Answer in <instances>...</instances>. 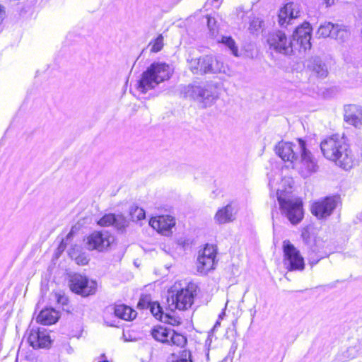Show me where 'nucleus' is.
<instances>
[{
  "label": "nucleus",
  "instance_id": "31",
  "mask_svg": "<svg viewBox=\"0 0 362 362\" xmlns=\"http://www.w3.org/2000/svg\"><path fill=\"white\" fill-rule=\"evenodd\" d=\"M313 71L318 77L324 78L327 76L328 71L324 63L320 60L315 61Z\"/></svg>",
  "mask_w": 362,
  "mask_h": 362
},
{
  "label": "nucleus",
  "instance_id": "47",
  "mask_svg": "<svg viewBox=\"0 0 362 362\" xmlns=\"http://www.w3.org/2000/svg\"><path fill=\"white\" fill-rule=\"evenodd\" d=\"M209 350H208L207 353H206V358H207V359H209Z\"/></svg>",
  "mask_w": 362,
  "mask_h": 362
},
{
  "label": "nucleus",
  "instance_id": "46",
  "mask_svg": "<svg viewBox=\"0 0 362 362\" xmlns=\"http://www.w3.org/2000/svg\"><path fill=\"white\" fill-rule=\"evenodd\" d=\"M123 337H124V341H130V339H129L126 338V334H125V333H124V332L123 333Z\"/></svg>",
  "mask_w": 362,
  "mask_h": 362
},
{
  "label": "nucleus",
  "instance_id": "42",
  "mask_svg": "<svg viewBox=\"0 0 362 362\" xmlns=\"http://www.w3.org/2000/svg\"><path fill=\"white\" fill-rule=\"evenodd\" d=\"M23 344V339L21 340V343H20V346H19V349H18V354H17V358H16V362H18V359H19V356H20V351H21V347Z\"/></svg>",
  "mask_w": 362,
  "mask_h": 362
},
{
  "label": "nucleus",
  "instance_id": "36",
  "mask_svg": "<svg viewBox=\"0 0 362 362\" xmlns=\"http://www.w3.org/2000/svg\"><path fill=\"white\" fill-rule=\"evenodd\" d=\"M76 262L78 264L86 265L88 262V259L85 256H78L76 258Z\"/></svg>",
  "mask_w": 362,
  "mask_h": 362
},
{
  "label": "nucleus",
  "instance_id": "13",
  "mask_svg": "<svg viewBox=\"0 0 362 362\" xmlns=\"http://www.w3.org/2000/svg\"><path fill=\"white\" fill-rule=\"evenodd\" d=\"M338 199L335 197H328L315 202L312 204L311 212L318 218L329 216L337 207Z\"/></svg>",
  "mask_w": 362,
  "mask_h": 362
},
{
  "label": "nucleus",
  "instance_id": "37",
  "mask_svg": "<svg viewBox=\"0 0 362 362\" xmlns=\"http://www.w3.org/2000/svg\"><path fill=\"white\" fill-rule=\"evenodd\" d=\"M167 321L165 322H168L170 324H172L173 325H179L180 323V320H175V319H172L170 317H167L166 318Z\"/></svg>",
  "mask_w": 362,
  "mask_h": 362
},
{
  "label": "nucleus",
  "instance_id": "15",
  "mask_svg": "<svg viewBox=\"0 0 362 362\" xmlns=\"http://www.w3.org/2000/svg\"><path fill=\"white\" fill-rule=\"evenodd\" d=\"M28 342L34 349H39L49 346L51 340L45 329L33 326L29 329Z\"/></svg>",
  "mask_w": 362,
  "mask_h": 362
},
{
  "label": "nucleus",
  "instance_id": "11",
  "mask_svg": "<svg viewBox=\"0 0 362 362\" xmlns=\"http://www.w3.org/2000/svg\"><path fill=\"white\" fill-rule=\"evenodd\" d=\"M267 42L269 49L277 53L287 55L293 51V42L282 31L276 30L269 33Z\"/></svg>",
  "mask_w": 362,
  "mask_h": 362
},
{
  "label": "nucleus",
  "instance_id": "29",
  "mask_svg": "<svg viewBox=\"0 0 362 362\" xmlns=\"http://www.w3.org/2000/svg\"><path fill=\"white\" fill-rule=\"evenodd\" d=\"M191 352L188 350L182 351L179 356L172 354L167 360V362H192Z\"/></svg>",
  "mask_w": 362,
  "mask_h": 362
},
{
  "label": "nucleus",
  "instance_id": "22",
  "mask_svg": "<svg viewBox=\"0 0 362 362\" xmlns=\"http://www.w3.org/2000/svg\"><path fill=\"white\" fill-rule=\"evenodd\" d=\"M148 308L152 315L158 320L163 322H166L167 317H170L168 314L164 315L162 308L158 302H151L148 300L141 299L138 303V306L141 308Z\"/></svg>",
  "mask_w": 362,
  "mask_h": 362
},
{
  "label": "nucleus",
  "instance_id": "10",
  "mask_svg": "<svg viewBox=\"0 0 362 362\" xmlns=\"http://www.w3.org/2000/svg\"><path fill=\"white\" fill-rule=\"evenodd\" d=\"M151 334L155 340L170 345L183 346L187 343V339L184 335L162 326L152 328Z\"/></svg>",
  "mask_w": 362,
  "mask_h": 362
},
{
  "label": "nucleus",
  "instance_id": "12",
  "mask_svg": "<svg viewBox=\"0 0 362 362\" xmlns=\"http://www.w3.org/2000/svg\"><path fill=\"white\" fill-rule=\"evenodd\" d=\"M216 257V249L213 245H206L199 252L197 261V269L199 273L206 274L214 269Z\"/></svg>",
  "mask_w": 362,
  "mask_h": 362
},
{
  "label": "nucleus",
  "instance_id": "40",
  "mask_svg": "<svg viewBox=\"0 0 362 362\" xmlns=\"http://www.w3.org/2000/svg\"><path fill=\"white\" fill-rule=\"evenodd\" d=\"M282 182H283L284 183H286V184H288V185L289 188H291V187H292V186H291V183H292V180H291V179H290V178H285V179H284V180H282Z\"/></svg>",
  "mask_w": 362,
  "mask_h": 362
},
{
  "label": "nucleus",
  "instance_id": "44",
  "mask_svg": "<svg viewBox=\"0 0 362 362\" xmlns=\"http://www.w3.org/2000/svg\"><path fill=\"white\" fill-rule=\"evenodd\" d=\"M100 358L102 361H98V362H108L105 358V354H102Z\"/></svg>",
  "mask_w": 362,
  "mask_h": 362
},
{
  "label": "nucleus",
  "instance_id": "8",
  "mask_svg": "<svg viewBox=\"0 0 362 362\" xmlns=\"http://www.w3.org/2000/svg\"><path fill=\"white\" fill-rule=\"evenodd\" d=\"M115 240V236L107 230L94 231L85 240V245L89 250L102 252L106 251Z\"/></svg>",
  "mask_w": 362,
  "mask_h": 362
},
{
  "label": "nucleus",
  "instance_id": "32",
  "mask_svg": "<svg viewBox=\"0 0 362 362\" xmlns=\"http://www.w3.org/2000/svg\"><path fill=\"white\" fill-rule=\"evenodd\" d=\"M163 45V37L162 35H159L154 40L149 43V46H151V52H158L160 51Z\"/></svg>",
  "mask_w": 362,
  "mask_h": 362
},
{
  "label": "nucleus",
  "instance_id": "9",
  "mask_svg": "<svg viewBox=\"0 0 362 362\" xmlns=\"http://www.w3.org/2000/svg\"><path fill=\"white\" fill-rule=\"evenodd\" d=\"M70 289L83 297H87L96 293L98 284L96 281L90 279L79 274L72 275L69 281Z\"/></svg>",
  "mask_w": 362,
  "mask_h": 362
},
{
  "label": "nucleus",
  "instance_id": "1",
  "mask_svg": "<svg viewBox=\"0 0 362 362\" xmlns=\"http://www.w3.org/2000/svg\"><path fill=\"white\" fill-rule=\"evenodd\" d=\"M320 150L327 160L346 170L351 169L360 160L344 139L337 134L325 138L320 142Z\"/></svg>",
  "mask_w": 362,
  "mask_h": 362
},
{
  "label": "nucleus",
  "instance_id": "41",
  "mask_svg": "<svg viewBox=\"0 0 362 362\" xmlns=\"http://www.w3.org/2000/svg\"><path fill=\"white\" fill-rule=\"evenodd\" d=\"M327 6H331L334 4V0H325Z\"/></svg>",
  "mask_w": 362,
  "mask_h": 362
},
{
  "label": "nucleus",
  "instance_id": "33",
  "mask_svg": "<svg viewBox=\"0 0 362 362\" xmlns=\"http://www.w3.org/2000/svg\"><path fill=\"white\" fill-rule=\"evenodd\" d=\"M131 216L133 221H141L145 218L146 214L143 209L135 207L132 210Z\"/></svg>",
  "mask_w": 362,
  "mask_h": 362
},
{
  "label": "nucleus",
  "instance_id": "35",
  "mask_svg": "<svg viewBox=\"0 0 362 362\" xmlns=\"http://www.w3.org/2000/svg\"><path fill=\"white\" fill-rule=\"evenodd\" d=\"M358 353V350L355 347H349L346 354V357L347 358H354L356 356Z\"/></svg>",
  "mask_w": 362,
  "mask_h": 362
},
{
  "label": "nucleus",
  "instance_id": "6",
  "mask_svg": "<svg viewBox=\"0 0 362 362\" xmlns=\"http://www.w3.org/2000/svg\"><path fill=\"white\" fill-rule=\"evenodd\" d=\"M185 94L187 97L200 103L203 107L211 106L218 98L217 88L213 84L204 86H188Z\"/></svg>",
  "mask_w": 362,
  "mask_h": 362
},
{
  "label": "nucleus",
  "instance_id": "28",
  "mask_svg": "<svg viewBox=\"0 0 362 362\" xmlns=\"http://www.w3.org/2000/svg\"><path fill=\"white\" fill-rule=\"evenodd\" d=\"M218 42H221L225 45L231 52V53L235 56H238V48L235 44V40L230 36H222L220 40H218Z\"/></svg>",
  "mask_w": 362,
  "mask_h": 362
},
{
  "label": "nucleus",
  "instance_id": "34",
  "mask_svg": "<svg viewBox=\"0 0 362 362\" xmlns=\"http://www.w3.org/2000/svg\"><path fill=\"white\" fill-rule=\"evenodd\" d=\"M262 23L263 21L259 18L253 19L250 23V29L257 31L262 27Z\"/></svg>",
  "mask_w": 362,
  "mask_h": 362
},
{
  "label": "nucleus",
  "instance_id": "5",
  "mask_svg": "<svg viewBox=\"0 0 362 362\" xmlns=\"http://www.w3.org/2000/svg\"><path fill=\"white\" fill-rule=\"evenodd\" d=\"M299 153L295 160L293 168L304 178L310 177L319 170L317 158L313 153L308 149L305 141L299 139Z\"/></svg>",
  "mask_w": 362,
  "mask_h": 362
},
{
  "label": "nucleus",
  "instance_id": "38",
  "mask_svg": "<svg viewBox=\"0 0 362 362\" xmlns=\"http://www.w3.org/2000/svg\"><path fill=\"white\" fill-rule=\"evenodd\" d=\"M211 23H215V21L214 18H208V20H207V23H208V27L210 29V30L212 32V34L214 35V28L211 27Z\"/></svg>",
  "mask_w": 362,
  "mask_h": 362
},
{
  "label": "nucleus",
  "instance_id": "2",
  "mask_svg": "<svg viewBox=\"0 0 362 362\" xmlns=\"http://www.w3.org/2000/svg\"><path fill=\"white\" fill-rule=\"evenodd\" d=\"M173 73V68L165 62H154L145 71L137 81L136 88L141 93L156 88L168 80Z\"/></svg>",
  "mask_w": 362,
  "mask_h": 362
},
{
  "label": "nucleus",
  "instance_id": "19",
  "mask_svg": "<svg viewBox=\"0 0 362 362\" xmlns=\"http://www.w3.org/2000/svg\"><path fill=\"white\" fill-rule=\"evenodd\" d=\"M149 225L158 233L168 235L170 233V230L175 225V221L171 216H159L151 218Z\"/></svg>",
  "mask_w": 362,
  "mask_h": 362
},
{
  "label": "nucleus",
  "instance_id": "23",
  "mask_svg": "<svg viewBox=\"0 0 362 362\" xmlns=\"http://www.w3.org/2000/svg\"><path fill=\"white\" fill-rule=\"evenodd\" d=\"M344 120L355 127H360L362 124V108L355 105L349 106V110H346Z\"/></svg>",
  "mask_w": 362,
  "mask_h": 362
},
{
  "label": "nucleus",
  "instance_id": "43",
  "mask_svg": "<svg viewBox=\"0 0 362 362\" xmlns=\"http://www.w3.org/2000/svg\"><path fill=\"white\" fill-rule=\"evenodd\" d=\"M221 320H219V319L217 320V321L216 322V323L214 326L213 330H215L221 325Z\"/></svg>",
  "mask_w": 362,
  "mask_h": 362
},
{
  "label": "nucleus",
  "instance_id": "30",
  "mask_svg": "<svg viewBox=\"0 0 362 362\" xmlns=\"http://www.w3.org/2000/svg\"><path fill=\"white\" fill-rule=\"evenodd\" d=\"M335 25L328 22L322 24L317 30V34L320 37H332V33L334 31Z\"/></svg>",
  "mask_w": 362,
  "mask_h": 362
},
{
  "label": "nucleus",
  "instance_id": "4",
  "mask_svg": "<svg viewBox=\"0 0 362 362\" xmlns=\"http://www.w3.org/2000/svg\"><path fill=\"white\" fill-rule=\"evenodd\" d=\"M277 199L280 210L288 221L293 225L298 224L303 218L302 202L288 194L287 189H277Z\"/></svg>",
  "mask_w": 362,
  "mask_h": 362
},
{
  "label": "nucleus",
  "instance_id": "45",
  "mask_svg": "<svg viewBox=\"0 0 362 362\" xmlns=\"http://www.w3.org/2000/svg\"><path fill=\"white\" fill-rule=\"evenodd\" d=\"M225 315V312L223 311L219 315H218V319L219 320H222L223 316Z\"/></svg>",
  "mask_w": 362,
  "mask_h": 362
},
{
  "label": "nucleus",
  "instance_id": "27",
  "mask_svg": "<svg viewBox=\"0 0 362 362\" xmlns=\"http://www.w3.org/2000/svg\"><path fill=\"white\" fill-rule=\"evenodd\" d=\"M332 33V38L335 39L341 43L346 41L350 35L349 32L345 28V27L339 25H335Z\"/></svg>",
  "mask_w": 362,
  "mask_h": 362
},
{
  "label": "nucleus",
  "instance_id": "20",
  "mask_svg": "<svg viewBox=\"0 0 362 362\" xmlns=\"http://www.w3.org/2000/svg\"><path fill=\"white\" fill-rule=\"evenodd\" d=\"M98 224L102 227H107L112 226L118 230H124L129 224L127 218L120 214L115 215L113 214H106L103 216L98 221Z\"/></svg>",
  "mask_w": 362,
  "mask_h": 362
},
{
  "label": "nucleus",
  "instance_id": "14",
  "mask_svg": "<svg viewBox=\"0 0 362 362\" xmlns=\"http://www.w3.org/2000/svg\"><path fill=\"white\" fill-rule=\"evenodd\" d=\"M299 139H297L296 144L286 141L279 142L275 148L276 154L283 160L293 163L299 153Z\"/></svg>",
  "mask_w": 362,
  "mask_h": 362
},
{
  "label": "nucleus",
  "instance_id": "25",
  "mask_svg": "<svg viewBox=\"0 0 362 362\" xmlns=\"http://www.w3.org/2000/svg\"><path fill=\"white\" fill-rule=\"evenodd\" d=\"M115 316L124 320H132L136 316V312L125 305H117L114 308Z\"/></svg>",
  "mask_w": 362,
  "mask_h": 362
},
{
  "label": "nucleus",
  "instance_id": "17",
  "mask_svg": "<svg viewBox=\"0 0 362 362\" xmlns=\"http://www.w3.org/2000/svg\"><path fill=\"white\" fill-rule=\"evenodd\" d=\"M300 13V6L298 2H288L279 11V23L280 25L285 26L289 24L291 20L299 17Z\"/></svg>",
  "mask_w": 362,
  "mask_h": 362
},
{
  "label": "nucleus",
  "instance_id": "3",
  "mask_svg": "<svg viewBox=\"0 0 362 362\" xmlns=\"http://www.w3.org/2000/svg\"><path fill=\"white\" fill-rule=\"evenodd\" d=\"M196 295L195 284H188L185 287H182L180 282H175L168 291L167 298L168 308L171 311L187 310L193 305Z\"/></svg>",
  "mask_w": 362,
  "mask_h": 362
},
{
  "label": "nucleus",
  "instance_id": "21",
  "mask_svg": "<svg viewBox=\"0 0 362 362\" xmlns=\"http://www.w3.org/2000/svg\"><path fill=\"white\" fill-rule=\"evenodd\" d=\"M235 208L233 204H228L216 211L214 221L219 225L230 223L235 220Z\"/></svg>",
  "mask_w": 362,
  "mask_h": 362
},
{
  "label": "nucleus",
  "instance_id": "16",
  "mask_svg": "<svg viewBox=\"0 0 362 362\" xmlns=\"http://www.w3.org/2000/svg\"><path fill=\"white\" fill-rule=\"evenodd\" d=\"M205 65L204 74H223L229 75L230 69L227 64H224L218 57L213 55L204 56V62Z\"/></svg>",
  "mask_w": 362,
  "mask_h": 362
},
{
  "label": "nucleus",
  "instance_id": "26",
  "mask_svg": "<svg viewBox=\"0 0 362 362\" xmlns=\"http://www.w3.org/2000/svg\"><path fill=\"white\" fill-rule=\"evenodd\" d=\"M204 56L200 57L199 58H188L187 59V64L189 70L194 74H204Z\"/></svg>",
  "mask_w": 362,
  "mask_h": 362
},
{
  "label": "nucleus",
  "instance_id": "39",
  "mask_svg": "<svg viewBox=\"0 0 362 362\" xmlns=\"http://www.w3.org/2000/svg\"><path fill=\"white\" fill-rule=\"evenodd\" d=\"M5 16V11L3 9V7L0 5V24L3 21Z\"/></svg>",
  "mask_w": 362,
  "mask_h": 362
},
{
  "label": "nucleus",
  "instance_id": "24",
  "mask_svg": "<svg viewBox=\"0 0 362 362\" xmlns=\"http://www.w3.org/2000/svg\"><path fill=\"white\" fill-rule=\"evenodd\" d=\"M59 315L57 311L52 308L42 310L37 317V322L44 325L54 324L59 319Z\"/></svg>",
  "mask_w": 362,
  "mask_h": 362
},
{
  "label": "nucleus",
  "instance_id": "7",
  "mask_svg": "<svg viewBox=\"0 0 362 362\" xmlns=\"http://www.w3.org/2000/svg\"><path fill=\"white\" fill-rule=\"evenodd\" d=\"M284 265L288 271H302L305 268L304 259L299 250L289 241L283 242Z\"/></svg>",
  "mask_w": 362,
  "mask_h": 362
},
{
  "label": "nucleus",
  "instance_id": "18",
  "mask_svg": "<svg viewBox=\"0 0 362 362\" xmlns=\"http://www.w3.org/2000/svg\"><path fill=\"white\" fill-rule=\"evenodd\" d=\"M292 42H296L299 45L300 49L306 51L311 47V28L308 23H305L301 26L298 27L293 34Z\"/></svg>",
  "mask_w": 362,
  "mask_h": 362
}]
</instances>
